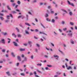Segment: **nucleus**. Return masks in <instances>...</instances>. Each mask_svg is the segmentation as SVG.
Returning a JSON list of instances; mask_svg holds the SVG:
<instances>
[{
	"label": "nucleus",
	"instance_id": "1",
	"mask_svg": "<svg viewBox=\"0 0 77 77\" xmlns=\"http://www.w3.org/2000/svg\"><path fill=\"white\" fill-rule=\"evenodd\" d=\"M27 57H24V60H23L22 61V63H23L24 62H27Z\"/></svg>",
	"mask_w": 77,
	"mask_h": 77
},
{
	"label": "nucleus",
	"instance_id": "2",
	"mask_svg": "<svg viewBox=\"0 0 77 77\" xmlns=\"http://www.w3.org/2000/svg\"><path fill=\"white\" fill-rule=\"evenodd\" d=\"M1 42L3 44H5V40L4 39H1Z\"/></svg>",
	"mask_w": 77,
	"mask_h": 77
},
{
	"label": "nucleus",
	"instance_id": "3",
	"mask_svg": "<svg viewBox=\"0 0 77 77\" xmlns=\"http://www.w3.org/2000/svg\"><path fill=\"white\" fill-rule=\"evenodd\" d=\"M19 26L21 28H22L23 29V28H24V26L23 25V24L22 23H20L19 24Z\"/></svg>",
	"mask_w": 77,
	"mask_h": 77
},
{
	"label": "nucleus",
	"instance_id": "4",
	"mask_svg": "<svg viewBox=\"0 0 77 77\" xmlns=\"http://www.w3.org/2000/svg\"><path fill=\"white\" fill-rule=\"evenodd\" d=\"M67 2L69 5H71V6H74V4L72 3H71L69 1L67 0Z\"/></svg>",
	"mask_w": 77,
	"mask_h": 77
},
{
	"label": "nucleus",
	"instance_id": "5",
	"mask_svg": "<svg viewBox=\"0 0 77 77\" xmlns=\"http://www.w3.org/2000/svg\"><path fill=\"white\" fill-rule=\"evenodd\" d=\"M2 33L4 35V36H6V35H8V33L7 32H2Z\"/></svg>",
	"mask_w": 77,
	"mask_h": 77
},
{
	"label": "nucleus",
	"instance_id": "6",
	"mask_svg": "<svg viewBox=\"0 0 77 77\" xmlns=\"http://www.w3.org/2000/svg\"><path fill=\"white\" fill-rule=\"evenodd\" d=\"M17 59L20 62H21V58H20V57L18 56H17Z\"/></svg>",
	"mask_w": 77,
	"mask_h": 77
},
{
	"label": "nucleus",
	"instance_id": "7",
	"mask_svg": "<svg viewBox=\"0 0 77 77\" xmlns=\"http://www.w3.org/2000/svg\"><path fill=\"white\" fill-rule=\"evenodd\" d=\"M26 20L28 21L29 20V15L27 14H26Z\"/></svg>",
	"mask_w": 77,
	"mask_h": 77
},
{
	"label": "nucleus",
	"instance_id": "8",
	"mask_svg": "<svg viewBox=\"0 0 77 77\" xmlns=\"http://www.w3.org/2000/svg\"><path fill=\"white\" fill-rule=\"evenodd\" d=\"M70 43L72 44H74V41L72 40V39H71L70 41Z\"/></svg>",
	"mask_w": 77,
	"mask_h": 77
},
{
	"label": "nucleus",
	"instance_id": "9",
	"mask_svg": "<svg viewBox=\"0 0 77 77\" xmlns=\"http://www.w3.org/2000/svg\"><path fill=\"white\" fill-rule=\"evenodd\" d=\"M13 43L15 46H16V47H18V44L17 43L15 42H13Z\"/></svg>",
	"mask_w": 77,
	"mask_h": 77
},
{
	"label": "nucleus",
	"instance_id": "10",
	"mask_svg": "<svg viewBox=\"0 0 77 77\" xmlns=\"http://www.w3.org/2000/svg\"><path fill=\"white\" fill-rule=\"evenodd\" d=\"M67 69L68 70H69V69H72V67H71V66H69L68 67H67Z\"/></svg>",
	"mask_w": 77,
	"mask_h": 77
},
{
	"label": "nucleus",
	"instance_id": "11",
	"mask_svg": "<svg viewBox=\"0 0 77 77\" xmlns=\"http://www.w3.org/2000/svg\"><path fill=\"white\" fill-rule=\"evenodd\" d=\"M59 51H60V53H61L62 54V55H65V54H64V53H63V52L62 51H60V50H58Z\"/></svg>",
	"mask_w": 77,
	"mask_h": 77
},
{
	"label": "nucleus",
	"instance_id": "12",
	"mask_svg": "<svg viewBox=\"0 0 77 77\" xmlns=\"http://www.w3.org/2000/svg\"><path fill=\"white\" fill-rule=\"evenodd\" d=\"M20 51H25V48H20Z\"/></svg>",
	"mask_w": 77,
	"mask_h": 77
},
{
	"label": "nucleus",
	"instance_id": "13",
	"mask_svg": "<svg viewBox=\"0 0 77 77\" xmlns=\"http://www.w3.org/2000/svg\"><path fill=\"white\" fill-rule=\"evenodd\" d=\"M7 39L8 40H9V41H8V44H10V43H11V39L9 38H8Z\"/></svg>",
	"mask_w": 77,
	"mask_h": 77
},
{
	"label": "nucleus",
	"instance_id": "14",
	"mask_svg": "<svg viewBox=\"0 0 77 77\" xmlns=\"http://www.w3.org/2000/svg\"><path fill=\"white\" fill-rule=\"evenodd\" d=\"M15 29L17 30L18 33H19V32H20V29H18V27H16L15 28Z\"/></svg>",
	"mask_w": 77,
	"mask_h": 77
},
{
	"label": "nucleus",
	"instance_id": "15",
	"mask_svg": "<svg viewBox=\"0 0 77 77\" xmlns=\"http://www.w3.org/2000/svg\"><path fill=\"white\" fill-rule=\"evenodd\" d=\"M50 11L51 12V14H53V13L54 12V11H53V9H50Z\"/></svg>",
	"mask_w": 77,
	"mask_h": 77
},
{
	"label": "nucleus",
	"instance_id": "16",
	"mask_svg": "<svg viewBox=\"0 0 77 77\" xmlns=\"http://www.w3.org/2000/svg\"><path fill=\"white\" fill-rule=\"evenodd\" d=\"M33 12V11L32 10H31V11H29L28 12V13L29 14H30V15H32V14L31 13V12Z\"/></svg>",
	"mask_w": 77,
	"mask_h": 77
},
{
	"label": "nucleus",
	"instance_id": "17",
	"mask_svg": "<svg viewBox=\"0 0 77 77\" xmlns=\"http://www.w3.org/2000/svg\"><path fill=\"white\" fill-rule=\"evenodd\" d=\"M10 6L9 5H7V8L8 9V10H9V11H11V8H10Z\"/></svg>",
	"mask_w": 77,
	"mask_h": 77
},
{
	"label": "nucleus",
	"instance_id": "18",
	"mask_svg": "<svg viewBox=\"0 0 77 77\" xmlns=\"http://www.w3.org/2000/svg\"><path fill=\"white\" fill-rule=\"evenodd\" d=\"M11 5L13 7H14V6L16 5V3H13L11 4Z\"/></svg>",
	"mask_w": 77,
	"mask_h": 77
},
{
	"label": "nucleus",
	"instance_id": "19",
	"mask_svg": "<svg viewBox=\"0 0 77 77\" xmlns=\"http://www.w3.org/2000/svg\"><path fill=\"white\" fill-rule=\"evenodd\" d=\"M6 74H7V75L8 76H11V74H10V73L9 72H6Z\"/></svg>",
	"mask_w": 77,
	"mask_h": 77
},
{
	"label": "nucleus",
	"instance_id": "20",
	"mask_svg": "<svg viewBox=\"0 0 77 77\" xmlns=\"http://www.w3.org/2000/svg\"><path fill=\"white\" fill-rule=\"evenodd\" d=\"M61 24H63V25H64L65 24V22L64 21H61Z\"/></svg>",
	"mask_w": 77,
	"mask_h": 77
},
{
	"label": "nucleus",
	"instance_id": "21",
	"mask_svg": "<svg viewBox=\"0 0 77 77\" xmlns=\"http://www.w3.org/2000/svg\"><path fill=\"white\" fill-rule=\"evenodd\" d=\"M25 33L26 34H27V35L29 34V32L27 31V30H25Z\"/></svg>",
	"mask_w": 77,
	"mask_h": 77
},
{
	"label": "nucleus",
	"instance_id": "22",
	"mask_svg": "<svg viewBox=\"0 0 77 77\" xmlns=\"http://www.w3.org/2000/svg\"><path fill=\"white\" fill-rule=\"evenodd\" d=\"M68 35L69 36H70V37H72V33H69L68 34Z\"/></svg>",
	"mask_w": 77,
	"mask_h": 77
},
{
	"label": "nucleus",
	"instance_id": "23",
	"mask_svg": "<svg viewBox=\"0 0 77 77\" xmlns=\"http://www.w3.org/2000/svg\"><path fill=\"white\" fill-rule=\"evenodd\" d=\"M28 44L29 45H30L32 44V41H29L28 42Z\"/></svg>",
	"mask_w": 77,
	"mask_h": 77
},
{
	"label": "nucleus",
	"instance_id": "24",
	"mask_svg": "<svg viewBox=\"0 0 77 77\" xmlns=\"http://www.w3.org/2000/svg\"><path fill=\"white\" fill-rule=\"evenodd\" d=\"M51 22L52 23H54L55 22V20H54V19H52Z\"/></svg>",
	"mask_w": 77,
	"mask_h": 77
},
{
	"label": "nucleus",
	"instance_id": "25",
	"mask_svg": "<svg viewBox=\"0 0 77 77\" xmlns=\"http://www.w3.org/2000/svg\"><path fill=\"white\" fill-rule=\"evenodd\" d=\"M25 25H27V26H30V25L29 24V23H25Z\"/></svg>",
	"mask_w": 77,
	"mask_h": 77
},
{
	"label": "nucleus",
	"instance_id": "26",
	"mask_svg": "<svg viewBox=\"0 0 77 77\" xmlns=\"http://www.w3.org/2000/svg\"><path fill=\"white\" fill-rule=\"evenodd\" d=\"M56 74H58V75H60L61 74V72H56Z\"/></svg>",
	"mask_w": 77,
	"mask_h": 77
},
{
	"label": "nucleus",
	"instance_id": "27",
	"mask_svg": "<svg viewBox=\"0 0 77 77\" xmlns=\"http://www.w3.org/2000/svg\"><path fill=\"white\" fill-rule=\"evenodd\" d=\"M54 57H57V58H59V56L57 55H54Z\"/></svg>",
	"mask_w": 77,
	"mask_h": 77
},
{
	"label": "nucleus",
	"instance_id": "28",
	"mask_svg": "<svg viewBox=\"0 0 77 77\" xmlns=\"http://www.w3.org/2000/svg\"><path fill=\"white\" fill-rule=\"evenodd\" d=\"M46 20L47 21H49V22H50L51 21V20L50 19H48V18H47L46 19Z\"/></svg>",
	"mask_w": 77,
	"mask_h": 77
},
{
	"label": "nucleus",
	"instance_id": "29",
	"mask_svg": "<svg viewBox=\"0 0 77 77\" xmlns=\"http://www.w3.org/2000/svg\"><path fill=\"white\" fill-rule=\"evenodd\" d=\"M0 19L1 20H2V21H3V20H4V18H3V17L2 16H0Z\"/></svg>",
	"mask_w": 77,
	"mask_h": 77
},
{
	"label": "nucleus",
	"instance_id": "30",
	"mask_svg": "<svg viewBox=\"0 0 77 77\" xmlns=\"http://www.w3.org/2000/svg\"><path fill=\"white\" fill-rule=\"evenodd\" d=\"M11 55L13 57H15V55H14V52H11Z\"/></svg>",
	"mask_w": 77,
	"mask_h": 77
},
{
	"label": "nucleus",
	"instance_id": "31",
	"mask_svg": "<svg viewBox=\"0 0 77 77\" xmlns=\"http://www.w3.org/2000/svg\"><path fill=\"white\" fill-rule=\"evenodd\" d=\"M62 11H63V12H65L66 13V14H67V11H66V10H65L63 9H62Z\"/></svg>",
	"mask_w": 77,
	"mask_h": 77
},
{
	"label": "nucleus",
	"instance_id": "32",
	"mask_svg": "<svg viewBox=\"0 0 77 77\" xmlns=\"http://www.w3.org/2000/svg\"><path fill=\"white\" fill-rule=\"evenodd\" d=\"M11 12L12 14H17V12L15 11H12Z\"/></svg>",
	"mask_w": 77,
	"mask_h": 77
},
{
	"label": "nucleus",
	"instance_id": "33",
	"mask_svg": "<svg viewBox=\"0 0 77 77\" xmlns=\"http://www.w3.org/2000/svg\"><path fill=\"white\" fill-rule=\"evenodd\" d=\"M40 24L42 26V27H43L44 29H45V26H44V25H43V24H42V23H41Z\"/></svg>",
	"mask_w": 77,
	"mask_h": 77
},
{
	"label": "nucleus",
	"instance_id": "34",
	"mask_svg": "<svg viewBox=\"0 0 77 77\" xmlns=\"http://www.w3.org/2000/svg\"><path fill=\"white\" fill-rule=\"evenodd\" d=\"M36 45L37 47H38V48H39V47H40V45H39V44H36Z\"/></svg>",
	"mask_w": 77,
	"mask_h": 77
},
{
	"label": "nucleus",
	"instance_id": "35",
	"mask_svg": "<svg viewBox=\"0 0 77 77\" xmlns=\"http://www.w3.org/2000/svg\"><path fill=\"white\" fill-rule=\"evenodd\" d=\"M69 14L70 16H72V13L71 11H70L69 12Z\"/></svg>",
	"mask_w": 77,
	"mask_h": 77
},
{
	"label": "nucleus",
	"instance_id": "36",
	"mask_svg": "<svg viewBox=\"0 0 77 77\" xmlns=\"http://www.w3.org/2000/svg\"><path fill=\"white\" fill-rule=\"evenodd\" d=\"M21 75H22V76H25V74L24 73H20Z\"/></svg>",
	"mask_w": 77,
	"mask_h": 77
},
{
	"label": "nucleus",
	"instance_id": "37",
	"mask_svg": "<svg viewBox=\"0 0 77 77\" xmlns=\"http://www.w3.org/2000/svg\"><path fill=\"white\" fill-rule=\"evenodd\" d=\"M37 66H41L42 65V64H41V63H40V64L38 63L37 64Z\"/></svg>",
	"mask_w": 77,
	"mask_h": 77
},
{
	"label": "nucleus",
	"instance_id": "38",
	"mask_svg": "<svg viewBox=\"0 0 77 77\" xmlns=\"http://www.w3.org/2000/svg\"><path fill=\"white\" fill-rule=\"evenodd\" d=\"M17 36L18 38H21V35L20 34H18Z\"/></svg>",
	"mask_w": 77,
	"mask_h": 77
},
{
	"label": "nucleus",
	"instance_id": "39",
	"mask_svg": "<svg viewBox=\"0 0 77 77\" xmlns=\"http://www.w3.org/2000/svg\"><path fill=\"white\" fill-rule=\"evenodd\" d=\"M35 53H38V49L35 48Z\"/></svg>",
	"mask_w": 77,
	"mask_h": 77
},
{
	"label": "nucleus",
	"instance_id": "40",
	"mask_svg": "<svg viewBox=\"0 0 77 77\" xmlns=\"http://www.w3.org/2000/svg\"><path fill=\"white\" fill-rule=\"evenodd\" d=\"M17 3L18 4V5H20L21 4V2L20 1H18L17 2Z\"/></svg>",
	"mask_w": 77,
	"mask_h": 77
},
{
	"label": "nucleus",
	"instance_id": "41",
	"mask_svg": "<svg viewBox=\"0 0 77 77\" xmlns=\"http://www.w3.org/2000/svg\"><path fill=\"white\" fill-rule=\"evenodd\" d=\"M67 30V28H63V31H66V30Z\"/></svg>",
	"mask_w": 77,
	"mask_h": 77
},
{
	"label": "nucleus",
	"instance_id": "42",
	"mask_svg": "<svg viewBox=\"0 0 77 77\" xmlns=\"http://www.w3.org/2000/svg\"><path fill=\"white\" fill-rule=\"evenodd\" d=\"M70 24L71 25V26H73L74 25V23L72 22H70Z\"/></svg>",
	"mask_w": 77,
	"mask_h": 77
},
{
	"label": "nucleus",
	"instance_id": "43",
	"mask_svg": "<svg viewBox=\"0 0 77 77\" xmlns=\"http://www.w3.org/2000/svg\"><path fill=\"white\" fill-rule=\"evenodd\" d=\"M47 66H48V67H52V66L51 65H47Z\"/></svg>",
	"mask_w": 77,
	"mask_h": 77
},
{
	"label": "nucleus",
	"instance_id": "44",
	"mask_svg": "<svg viewBox=\"0 0 77 77\" xmlns=\"http://www.w3.org/2000/svg\"><path fill=\"white\" fill-rule=\"evenodd\" d=\"M54 33L55 35H58V33L54 31Z\"/></svg>",
	"mask_w": 77,
	"mask_h": 77
},
{
	"label": "nucleus",
	"instance_id": "45",
	"mask_svg": "<svg viewBox=\"0 0 77 77\" xmlns=\"http://www.w3.org/2000/svg\"><path fill=\"white\" fill-rule=\"evenodd\" d=\"M48 14H46L45 15V17H48Z\"/></svg>",
	"mask_w": 77,
	"mask_h": 77
},
{
	"label": "nucleus",
	"instance_id": "46",
	"mask_svg": "<svg viewBox=\"0 0 77 77\" xmlns=\"http://www.w3.org/2000/svg\"><path fill=\"white\" fill-rule=\"evenodd\" d=\"M51 45H52V46L53 47H54V44H53V43H51Z\"/></svg>",
	"mask_w": 77,
	"mask_h": 77
},
{
	"label": "nucleus",
	"instance_id": "47",
	"mask_svg": "<svg viewBox=\"0 0 77 77\" xmlns=\"http://www.w3.org/2000/svg\"><path fill=\"white\" fill-rule=\"evenodd\" d=\"M6 51V50L5 49H3L2 50V51L3 53H5Z\"/></svg>",
	"mask_w": 77,
	"mask_h": 77
},
{
	"label": "nucleus",
	"instance_id": "48",
	"mask_svg": "<svg viewBox=\"0 0 77 77\" xmlns=\"http://www.w3.org/2000/svg\"><path fill=\"white\" fill-rule=\"evenodd\" d=\"M5 23H9V20H5Z\"/></svg>",
	"mask_w": 77,
	"mask_h": 77
},
{
	"label": "nucleus",
	"instance_id": "49",
	"mask_svg": "<svg viewBox=\"0 0 77 77\" xmlns=\"http://www.w3.org/2000/svg\"><path fill=\"white\" fill-rule=\"evenodd\" d=\"M38 29H36L35 30V32H38Z\"/></svg>",
	"mask_w": 77,
	"mask_h": 77
},
{
	"label": "nucleus",
	"instance_id": "50",
	"mask_svg": "<svg viewBox=\"0 0 77 77\" xmlns=\"http://www.w3.org/2000/svg\"><path fill=\"white\" fill-rule=\"evenodd\" d=\"M10 15L11 17V18H13V16H12V14H10Z\"/></svg>",
	"mask_w": 77,
	"mask_h": 77
},
{
	"label": "nucleus",
	"instance_id": "51",
	"mask_svg": "<svg viewBox=\"0 0 77 77\" xmlns=\"http://www.w3.org/2000/svg\"><path fill=\"white\" fill-rule=\"evenodd\" d=\"M9 64H12L13 63V62L12 61H9Z\"/></svg>",
	"mask_w": 77,
	"mask_h": 77
},
{
	"label": "nucleus",
	"instance_id": "52",
	"mask_svg": "<svg viewBox=\"0 0 77 77\" xmlns=\"http://www.w3.org/2000/svg\"><path fill=\"white\" fill-rule=\"evenodd\" d=\"M34 39H38V38L36 37V36H34Z\"/></svg>",
	"mask_w": 77,
	"mask_h": 77
},
{
	"label": "nucleus",
	"instance_id": "53",
	"mask_svg": "<svg viewBox=\"0 0 77 77\" xmlns=\"http://www.w3.org/2000/svg\"><path fill=\"white\" fill-rule=\"evenodd\" d=\"M33 75V73L32 72H30L29 74L30 75Z\"/></svg>",
	"mask_w": 77,
	"mask_h": 77
},
{
	"label": "nucleus",
	"instance_id": "54",
	"mask_svg": "<svg viewBox=\"0 0 77 77\" xmlns=\"http://www.w3.org/2000/svg\"><path fill=\"white\" fill-rule=\"evenodd\" d=\"M55 20H57L58 19V17L57 16H56L55 17Z\"/></svg>",
	"mask_w": 77,
	"mask_h": 77
},
{
	"label": "nucleus",
	"instance_id": "55",
	"mask_svg": "<svg viewBox=\"0 0 77 77\" xmlns=\"http://www.w3.org/2000/svg\"><path fill=\"white\" fill-rule=\"evenodd\" d=\"M11 2V3H13L14 2V0H11L10 1Z\"/></svg>",
	"mask_w": 77,
	"mask_h": 77
},
{
	"label": "nucleus",
	"instance_id": "56",
	"mask_svg": "<svg viewBox=\"0 0 77 77\" xmlns=\"http://www.w3.org/2000/svg\"><path fill=\"white\" fill-rule=\"evenodd\" d=\"M31 59H33V55H32L31 57Z\"/></svg>",
	"mask_w": 77,
	"mask_h": 77
},
{
	"label": "nucleus",
	"instance_id": "57",
	"mask_svg": "<svg viewBox=\"0 0 77 77\" xmlns=\"http://www.w3.org/2000/svg\"><path fill=\"white\" fill-rule=\"evenodd\" d=\"M37 71L39 73H41V72L38 69L37 70Z\"/></svg>",
	"mask_w": 77,
	"mask_h": 77
},
{
	"label": "nucleus",
	"instance_id": "58",
	"mask_svg": "<svg viewBox=\"0 0 77 77\" xmlns=\"http://www.w3.org/2000/svg\"><path fill=\"white\" fill-rule=\"evenodd\" d=\"M39 4H40V5H43V3L42 2H41V3H40Z\"/></svg>",
	"mask_w": 77,
	"mask_h": 77
},
{
	"label": "nucleus",
	"instance_id": "59",
	"mask_svg": "<svg viewBox=\"0 0 77 77\" xmlns=\"http://www.w3.org/2000/svg\"><path fill=\"white\" fill-rule=\"evenodd\" d=\"M22 17V15L19 16L18 17V18H21Z\"/></svg>",
	"mask_w": 77,
	"mask_h": 77
},
{
	"label": "nucleus",
	"instance_id": "60",
	"mask_svg": "<svg viewBox=\"0 0 77 77\" xmlns=\"http://www.w3.org/2000/svg\"><path fill=\"white\" fill-rule=\"evenodd\" d=\"M0 15H1V16H3L4 15L3 14H1V13H0Z\"/></svg>",
	"mask_w": 77,
	"mask_h": 77
},
{
	"label": "nucleus",
	"instance_id": "61",
	"mask_svg": "<svg viewBox=\"0 0 77 77\" xmlns=\"http://www.w3.org/2000/svg\"><path fill=\"white\" fill-rule=\"evenodd\" d=\"M45 69L46 70H48V67H46L45 68Z\"/></svg>",
	"mask_w": 77,
	"mask_h": 77
},
{
	"label": "nucleus",
	"instance_id": "62",
	"mask_svg": "<svg viewBox=\"0 0 77 77\" xmlns=\"http://www.w3.org/2000/svg\"><path fill=\"white\" fill-rule=\"evenodd\" d=\"M45 48L47 50H48V51H49V50H50V49L48 48L47 47H46Z\"/></svg>",
	"mask_w": 77,
	"mask_h": 77
},
{
	"label": "nucleus",
	"instance_id": "63",
	"mask_svg": "<svg viewBox=\"0 0 77 77\" xmlns=\"http://www.w3.org/2000/svg\"><path fill=\"white\" fill-rule=\"evenodd\" d=\"M44 57H45V58H48V56L46 55H45L44 56Z\"/></svg>",
	"mask_w": 77,
	"mask_h": 77
},
{
	"label": "nucleus",
	"instance_id": "64",
	"mask_svg": "<svg viewBox=\"0 0 77 77\" xmlns=\"http://www.w3.org/2000/svg\"><path fill=\"white\" fill-rule=\"evenodd\" d=\"M54 77H58V75H55L54 76Z\"/></svg>",
	"mask_w": 77,
	"mask_h": 77
}]
</instances>
